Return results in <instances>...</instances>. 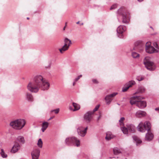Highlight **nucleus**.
I'll return each instance as SVG.
<instances>
[{"instance_id": "c756f323", "label": "nucleus", "mask_w": 159, "mask_h": 159, "mask_svg": "<svg viewBox=\"0 0 159 159\" xmlns=\"http://www.w3.org/2000/svg\"><path fill=\"white\" fill-rule=\"evenodd\" d=\"M132 56L133 58H136L139 56V54L135 52H132Z\"/></svg>"}, {"instance_id": "dca6fc26", "label": "nucleus", "mask_w": 159, "mask_h": 159, "mask_svg": "<svg viewBox=\"0 0 159 159\" xmlns=\"http://www.w3.org/2000/svg\"><path fill=\"white\" fill-rule=\"evenodd\" d=\"M20 148V146L18 142H16L11 150V152L15 153L18 151Z\"/></svg>"}, {"instance_id": "8fccbe9b", "label": "nucleus", "mask_w": 159, "mask_h": 159, "mask_svg": "<svg viewBox=\"0 0 159 159\" xmlns=\"http://www.w3.org/2000/svg\"><path fill=\"white\" fill-rule=\"evenodd\" d=\"M53 118V117H50V118L48 120H51V119H52Z\"/></svg>"}, {"instance_id": "c9c22d12", "label": "nucleus", "mask_w": 159, "mask_h": 159, "mask_svg": "<svg viewBox=\"0 0 159 159\" xmlns=\"http://www.w3.org/2000/svg\"><path fill=\"white\" fill-rule=\"evenodd\" d=\"M100 106V105L99 104L98 105L96 106L95 108L93 109V112L96 111H97V110L99 108V107Z\"/></svg>"}, {"instance_id": "2f4dec72", "label": "nucleus", "mask_w": 159, "mask_h": 159, "mask_svg": "<svg viewBox=\"0 0 159 159\" xmlns=\"http://www.w3.org/2000/svg\"><path fill=\"white\" fill-rule=\"evenodd\" d=\"M133 138L136 142L137 143H140L142 142V141L140 140H139L136 136H133Z\"/></svg>"}, {"instance_id": "39448f33", "label": "nucleus", "mask_w": 159, "mask_h": 159, "mask_svg": "<svg viewBox=\"0 0 159 159\" xmlns=\"http://www.w3.org/2000/svg\"><path fill=\"white\" fill-rule=\"evenodd\" d=\"M121 129L124 134H128L129 132L134 133L136 130V128L134 125L129 124L127 125L126 127H121Z\"/></svg>"}, {"instance_id": "58836bf2", "label": "nucleus", "mask_w": 159, "mask_h": 159, "mask_svg": "<svg viewBox=\"0 0 159 159\" xmlns=\"http://www.w3.org/2000/svg\"><path fill=\"white\" fill-rule=\"evenodd\" d=\"M105 139L106 140H109V134L108 132H107L106 133V136L105 137Z\"/></svg>"}, {"instance_id": "6e6552de", "label": "nucleus", "mask_w": 159, "mask_h": 159, "mask_svg": "<svg viewBox=\"0 0 159 159\" xmlns=\"http://www.w3.org/2000/svg\"><path fill=\"white\" fill-rule=\"evenodd\" d=\"M65 44L62 47L59 49V50L61 53H62L63 52L67 50L71 44V41L67 38H66L64 40Z\"/></svg>"}, {"instance_id": "c85d7f7f", "label": "nucleus", "mask_w": 159, "mask_h": 159, "mask_svg": "<svg viewBox=\"0 0 159 159\" xmlns=\"http://www.w3.org/2000/svg\"><path fill=\"white\" fill-rule=\"evenodd\" d=\"M105 100L107 105L109 104V95H107L105 98Z\"/></svg>"}, {"instance_id": "20e7f679", "label": "nucleus", "mask_w": 159, "mask_h": 159, "mask_svg": "<svg viewBox=\"0 0 159 159\" xmlns=\"http://www.w3.org/2000/svg\"><path fill=\"white\" fill-rule=\"evenodd\" d=\"M151 128L150 123L148 121H146L143 124L142 122H141L137 127V129L138 131L142 132H145V130L148 131H151L150 129Z\"/></svg>"}, {"instance_id": "864d4df0", "label": "nucleus", "mask_w": 159, "mask_h": 159, "mask_svg": "<svg viewBox=\"0 0 159 159\" xmlns=\"http://www.w3.org/2000/svg\"><path fill=\"white\" fill-rule=\"evenodd\" d=\"M83 23H81L80 24V25H83Z\"/></svg>"}, {"instance_id": "ea45409f", "label": "nucleus", "mask_w": 159, "mask_h": 159, "mask_svg": "<svg viewBox=\"0 0 159 159\" xmlns=\"http://www.w3.org/2000/svg\"><path fill=\"white\" fill-rule=\"evenodd\" d=\"M82 76V75H79L77 78H75L74 80L75 82L77 81Z\"/></svg>"}, {"instance_id": "a19ab883", "label": "nucleus", "mask_w": 159, "mask_h": 159, "mask_svg": "<svg viewBox=\"0 0 159 159\" xmlns=\"http://www.w3.org/2000/svg\"><path fill=\"white\" fill-rule=\"evenodd\" d=\"M153 46L155 47L156 48H158V46L157 43L156 42H154L153 43Z\"/></svg>"}, {"instance_id": "4be33fe9", "label": "nucleus", "mask_w": 159, "mask_h": 159, "mask_svg": "<svg viewBox=\"0 0 159 159\" xmlns=\"http://www.w3.org/2000/svg\"><path fill=\"white\" fill-rule=\"evenodd\" d=\"M72 105L74 108V109L73 110V111L78 110L80 108V105L78 104L75 102H73Z\"/></svg>"}, {"instance_id": "49530a36", "label": "nucleus", "mask_w": 159, "mask_h": 159, "mask_svg": "<svg viewBox=\"0 0 159 159\" xmlns=\"http://www.w3.org/2000/svg\"><path fill=\"white\" fill-rule=\"evenodd\" d=\"M155 110L158 111L159 112V107L158 108H155Z\"/></svg>"}, {"instance_id": "4c0bfd02", "label": "nucleus", "mask_w": 159, "mask_h": 159, "mask_svg": "<svg viewBox=\"0 0 159 159\" xmlns=\"http://www.w3.org/2000/svg\"><path fill=\"white\" fill-rule=\"evenodd\" d=\"M117 5L116 4H114L110 8V9L112 10L114 9L117 7Z\"/></svg>"}, {"instance_id": "f8f14e48", "label": "nucleus", "mask_w": 159, "mask_h": 159, "mask_svg": "<svg viewBox=\"0 0 159 159\" xmlns=\"http://www.w3.org/2000/svg\"><path fill=\"white\" fill-rule=\"evenodd\" d=\"M126 30V27L124 25H120L117 29V33L119 34L118 36L121 38L123 37L122 34Z\"/></svg>"}, {"instance_id": "9d476101", "label": "nucleus", "mask_w": 159, "mask_h": 159, "mask_svg": "<svg viewBox=\"0 0 159 159\" xmlns=\"http://www.w3.org/2000/svg\"><path fill=\"white\" fill-rule=\"evenodd\" d=\"M145 43L141 40L138 41L135 43L134 50H142L144 46Z\"/></svg>"}, {"instance_id": "5fc2aeb1", "label": "nucleus", "mask_w": 159, "mask_h": 159, "mask_svg": "<svg viewBox=\"0 0 159 159\" xmlns=\"http://www.w3.org/2000/svg\"><path fill=\"white\" fill-rule=\"evenodd\" d=\"M27 19H28V20H29V17H27Z\"/></svg>"}, {"instance_id": "cd10ccee", "label": "nucleus", "mask_w": 159, "mask_h": 159, "mask_svg": "<svg viewBox=\"0 0 159 159\" xmlns=\"http://www.w3.org/2000/svg\"><path fill=\"white\" fill-rule=\"evenodd\" d=\"M37 145L39 147L42 148L43 147V142L41 139H39L38 141Z\"/></svg>"}, {"instance_id": "603ef678", "label": "nucleus", "mask_w": 159, "mask_h": 159, "mask_svg": "<svg viewBox=\"0 0 159 159\" xmlns=\"http://www.w3.org/2000/svg\"><path fill=\"white\" fill-rule=\"evenodd\" d=\"M80 23V21H78L77 22H76V24H78Z\"/></svg>"}, {"instance_id": "393cba45", "label": "nucleus", "mask_w": 159, "mask_h": 159, "mask_svg": "<svg viewBox=\"0 0 159 159\" xmlns=\"http://www.w3.org/2000/svg\"><path fill=\"white\" fill-rule=\"evenodd\" d=\"M26 98L29 101H33V96L30 93H27Z\"/></svg>"}, {"instance_id": "72a5a7b5", "label": "nucleus", "mask_w": 159, "mask_h": 159, "mask_svg": "<svg viewBox=\"0 0 159 159\" xmlns=\"http://www.w3.org/2000/svg\"><path fill=\"white\" fill-rule=\"evenodd\" d=\"M129 88V87L127 85H126V84H125L124 86L122 88V91L123 92H126Z\"/></svg>"}, {"instance_id": "de8ad7c7", "label": "nucleus", "mask_w": 159, "mask_h": 159, "mask_svg": "<svg viewBox=\"0 0 159 159\" xmlns=\"http://www.w3.org/2000/svg\"><path fill=\"white\" fill-rule=\"evenodd\" d=\"M76 82H75V81L74 80V82L73 83V86H75V84H76Z\"/></svg>"}, {"instance_id": "a211bd4d", "label": "nucleus", "mask_w": 159, "mask_h": 159, "mask_svg": "<svg viewBox=\"0 0 159 159\" xmlns=\"http://www.w3.org/2000/svg\"><path fill=\"white\" fill-rule=\"evenodd\" d=\"M146 113L145 111L139 110L135 113V116L137 118H140L146 116Z\"/></svg>"}, {"instance_id": "9b49d317", "label": "nucleus", "mask_w": 159, "mask_h": 159, "mask_svg": "<svg viewBox=\"0 0 159 159\" xmlns=\"http://www.w3.org/2000/svg\"><path fill=\"white\" fill-rule=\"evenodd\" d=\"M93 112L88 111L84 115V120L87 123H89L92 119V115Z\"/></svg>"}, {"instance_id": "f03ea898", "label": "nucleus", "mask_w": 159, "mask_h": 159, "mask_svg": "<svg viewBox=\"0 0 159 159\" xmlns=\"http://www.w3.org/2000/svg\"><path fill=\"white\" fill-rule=\"evenodd\" d=\"M25 123V120L20 119L11 121L10 123V125L16 129L20 130L24 127Z\"/></svg>"}, {"instance_id": "09e8293b", "label": "nucleus", "mask_w": 159, "mask_h": 159, "mask_svg": "<svg viewBox=\"0 0 159 159\" xmlns=\"http://www.w3.org/2000/svg\"><path fill=\"white\" fill-rule=\"evenodd\" d=\"M110 139H111L113 138V137L111 136V135L110 134Z\"/></svg>"}, {"instance_id": "c03bdc74", "label": "nucleus", "mask_w": 159, "mask_h": 159, "mask_svg": "<svg viewBox=\"0 0 159 159\" xmlns=\"http://www.w3.org/2000/svg\"><path fill=\"white\" fill-rule=\"evenodd\" d=\"M67 24V22H66L65 23V26H64V27L63 28V30H65V28H66V26Z\"/></svg>"}, {"instance_id": "1a4fd4ad", "label": "nucleus", "mask_w": 159, "mask_h": 159, "mask_svg": "<svg viewBox=\"0 0 159 159\" xmlns=\"http://www.w3.org/2000/svg\"><path fill=\"white\" fill-rule=\"evenodd\" d=\"M145 50L146 52L149 53L158 52V50L156 49L153 47L151 46L150 42H147L146 43Z\"/></svg>"}, {"instance_id": "37998d69", "label": "nucleus", "mask_w": 159, "mask_h": 159, "mask_svg": "<svg viewBox=\"0 0 159 159\" xmlns=\"http://www.w3.org/2000/svg\"><path fill=\"white\" fill-rule=\"evenodd\" d=\"M101 117V114H100L97 120H99Z\"/></svg>"}, {"instance_id": "0eeeda50", "label": "nucleus", "mask_w": 159, "mask_h": 159, "mask_svg": "<svg viewBox=\"0 0 159 159\" xmlns=\"http://www.w3.org/2000/svg\"><path fill=\"white\" fill-rule=\"evenodd\" d=\"M118 13L122 16V22L125 24L129 23V19L125 12V9L123 7H121L118 10Z\"/></svg>"}, {"instance_id": "2eb2a0df", "label": "nucleus", "mask_w": 159, "mask_h": 159, "mask_svg": "<svg viewBox=\"0 0 159 159\" xmlns=\"http://www.w3.org/2000/svg\"><path fill=\"white\" fill-rule=\"evenodd\" d=\"M144 98L140 96H134L132 98V99L130 101V102L132 105L136 104L137 105V103L138 100L143 99Z\"/></svg>"}, {"instance_id": "bb28decb", "label": "nucleus", "mask_w": 159, "mask_h": 159, "mask_svg": "<svg viewBox=\"0 0 159 159\" xmlns=\"http://www.w3.org/2000/svg\"><path fill=\"white\" fill-rule=\"evenodd\" d=\"M114 153L115 155H117L120 153L121 152L118 148H116L113 149Z\"/></svg>"}, {"instance_id": "f3484780", "label": "nucleus", "mask_w": 159, "mask_h": 159, "mask_svg": "<svg viewBox=\"0 0 159 159\" xmlns=\"http://www.w3.org/2000/svg\"><path fill=\"white\" fill-rule=\"evenodd\" d=\"M141 100H138L137 106L140 108H143L146 107V102Z\"/></svg>"}, {"instance_id": "aec40b11", "label": "nucleus", "mask_w": 159, "mask_h": 159, "mask_svg": "<svg viewBox=\"0 0 159 159\" xmlns=\"http://www.w3.org/2000/svg\"><path fill=\"white\" fill-rule=\"evenodd\" d=\"M16 140L20 144H24L25 143L24 138L22 136H18L16 138Z\"/></svg>"}, {"instance_id": "7ed1b4c3", "label": "nucleus", "mask_w": 159, "mask_h": 159, "mask_svg": "<svg viewBox=\"0 0 159 159\" xmlns=\"http://www.w3.org/2000/svg\"><path fill=\"white\" fill-rule=\"evenodd\" d=\"M65 142L66 144L69 146L74 145L78 147L80 145V140L74 137L66 138Z\"/></svg>"}, {"instance_id": "f704fd0d", "label": "nucleus", "mask_w": 159, "mask_h": 159, "mask_svg": "<svg viewBox=\"0 0 159 159\" xmlns=\"http://www.w3.org/2000/svg\"><path fill=\"white\" fill-rule=\"evenodd\" d=\"M118 94V93L117 92H115L113 93H112L110 94V98H113L116 96V95H117ZM112 100V99H111L110 98V102H111V101Z\"/></svg>"}, {"instance_id": "f257e3e1", "label": "nucleus", "mask_w": 159, "mask_h": 159, "mask_svg": "<svg viewBox=\"0 0 159 159\" xmlns=\"http://www.w3.org/2000/svg\"><path fill=\"white\" fill-rule=\"evenodd\" d=\"M50 86L49 84L43 78L41 75L35 76L32 82H30L27 88L29 90L32 92H37L40 88L43 90L48 89Z\"/></svg>"}, {"instance_id": "b1692460", "label": "nucleus", "mask_w": 159, "mask_h": 159, "mask_svg": "<svg viewBox=\"0 0 159 159\" xmlns=\"http://www.w3.org/2000/svg\"><path fill=\"white\" fill-rule=\"evenodd\" d=\"M145 89L143 87L140 86L137 92L142 93L145 92Z\"/></svg>"}, {"instance_id": "ddd939ff", "label": "nucleus", "mask_w": 159, "mask_h": 159, "mask_svg": "<svg viewBox=\"0 0 159 159\" xmlns=\"http://www.w3.org/2000/svg\"><path fill=\"white\" fill-rule=\"evenodd\" d=\"M40 150L38 148L34 149L31 152V156L32 159H38L39 156Z\"/></svg>"}, {"instance_id": "e433bc0d", "label": "nucleus", "mask_w": 159, "mask_h": 159, "mask_svg": "<svg viewBox=\"0 0 159 159\" xmlns=\"http://www.w3.org/2000/svg\"><path fill=\"white\" fill-rule=\"evenodd\" d=\"M59 111V109L57 108L56 109H54L53 110H52L51 111V112H54L55 113L57 114Z\"/></svg>"}, {"instance_id": "5701e85b", "label": "nucleus", "mask_w": 159, "mask_h": 159, "mask_svg": "<svg viewBox=\"0 0 159 159\" xmlns=\"http://www.w3.org/2000/svg\"><path fill=\"white\" fill-rule=\"evenodd\" d=\"M135 84V82L134 80L129 81L126 84V85H127L129 88L131 87Z\"/></svg>"}, {"instance_id": "4468645a", "label": "nucleus", "mask_w": 159, "mask_h": 159, "mask_svg": "<svg viewBox=\"0 0 159 159\" xmlns=\"http://www.w3.org/2000/svg\"><path fill=\"white\" fill-rule=\"evenodd\" d=\"M87 127L84 129L82 127H79L77 129L78 134L82 137H84L87 133Z\"/></svg>"}, {"instance_id": "3c124183", "label": "nucleus", "mask_w": 159, "mask_h": 159, "mask_svg": "<svg viewBox=\"0 0 159 159\" xmlns=\"http://www.w3.org/2000/svg\"><path fill=\"white\" fill-rule=\"evenodd\" d=\"M143 0H138V1L139 2H141L143 1Z\"/></svg>"}, {"instance_id": "6e6d98bb", "label": "nucleus", "mask_w": 159, "mask_h": 159, "mask_svg": "<svg viewBox=\"0 0 159 159\" xmlns=\"http://www.w3.org/2000/svg\"><path fill=\"white\" fill-rule=\"evenodd\" d=\"M112 157H110V158H112Z\"/></svg>"}, {"instance_id": "6ab92c4d", "label": "nucleus", "mask_w": 159, "mask_h": 159, "mask_svg": "<svg viewBox=\"0 0 159 159\" xmlns=\"http://www.w3.org/2000/svg\"><path fill=\"white\" fill-rule=\"evenodd\" d=\"M153 137V135L151 133V131H148V133L146 134L145 139L148 141L151 140L152 139Z\"/></svg>"}, {"instance_id": "473e14b6", "label": "nucleus", "mask_w": 159, "mask_h": 159, "mask_svg": "<svg viewBox=\"0 0 159 159\" xmlns=\"http://www.w3.org/2000/svg\"><path fill=\"white\" fill-rule=\"evenodd\" d=\"M144 79V76H137L136 77V79L139 81H141L142 80H143Z\"/></svg>"}, {"instance_id": "a18cd8bd", "label": "nucleus", "mask_w": 159, "mask_h": 159, "mask_svg": "<svg viewBox=\"0 0 159 159\" xmlns=\"http://www.w3.org/2000/svg\"><path fill=\"white\" fill-rule=\"evenodd\" d=\"M69 109L70 110H72L73 111V109L72 108V107L71 106L69 107Z\"/></svg>"}, {"instance_id": "79ce46f5", "label": "nucleus", "mask_w": 159, "mask_h": 159, "mask_svg": "<svg viewBox=\"0 0 159 159\" xmlns=\"http://www.w3.org/2000/svg\"><path fill=\"white\" fill-rule=\"evenodd\" d=\"M93 82L94 83H98V82L97 80L96 79H93L92 80Z\"/></svg>"}, {"instance_id": "7c9ffc66", "label": "nucleus", "mask_w": 159, "mask_h": 159, "mask_svg": "<svg viewBox=\"0 0 159 159\" xmlns=\"http://www.w3.org/2000/svg\"><path fill=\"white\" fill-rule=\"evenodd\" d=\"M125 120V118L124 117H122L120 119L119 121L120 125H124L123 121Z\"/></svg>"}, {"instance_id": "a878e982", "label": "nucleus", "mask_w": 159, "mask_h": 159, "mask_svg": "<svg viewBox=\"0 0 159 159\" xmlns=\"http://www.w3.org/2000/svg\"><path fill=\"white\" fill-rule=\"evenodd\" d=\"M0 154L2 157L3 158H6L7 156V155L5 153L4 150L3 149H1Z\"/></svg>"}, {"instance_id": "412c9836", "label": "nucleus", "mask_w": 159, "mask_h": 159, "mask_svg": "<svg viewBox=\"0 0 159 159\" xmlns=\"http://www.w3.org/2000/svg\"><path fill=\"white\" fill-rule=\"evenodd\" d=\"M48 123L46 122H43L42 124L41 130L43 132H44L48 128Z\"/></svg>"}, {"instance_id": "423d86ee", "label": "nucleus", "mask_w": 159, "mask_h": 159, "mask_svg": "<svg viewBox=\"0 0 159 159\" xmlns=\"http://www.w3.org/2000/svg\"><path fill=\"white\" fill-rule=\"evenodd\" d=\"M143 63L148 70H153L155 69V66L154 63L151 61L149 57H146L143 60Z\"/></svg>"}]
</instances>
